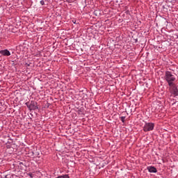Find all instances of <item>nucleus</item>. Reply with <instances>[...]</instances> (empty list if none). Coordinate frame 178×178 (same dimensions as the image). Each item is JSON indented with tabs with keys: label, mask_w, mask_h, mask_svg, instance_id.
Here are the masks:
<instances>
[{
	"label": "nucleus",
	"mask_w": 178,
	"mask_h": 178,
	"mask_svg": "<svg viewBox=\"0 0 178 178\" xmlns=\"http://www.w3.org/2000/svg\"><path fill=\"white\" fill-rule=\"evenodd\" d=\"M27 175H28V176H29L31 178L34 177V175H33L31 172H29V173H28Z\"/></svg>",
	"instance_id": "obj_11"
},
{
	"label": "nucleus",
	"mask_w": 178,
	"mask_h": 178,
	"mask_svg": "<svg viewBox=\"0 0 178 178\" xmlns=\"http://www.w3.org/2000/svg\"><path fill=\"white\" fill-rule=\"evenodd\" d=\"M164 80L167 81L168 86H172L173 84H175V82L176 81V76L173 74V72L166 71L164 75Z\"/></svg>",
	"instance_id": "obj_1"
},
{
	"label": "nucleus",
	"mask_w": 178,
	"mask_h": 178,
	"mask_svg": "<svg viewBox=\"0 0 178 178\" xmlns=\"http://www.w3.org/2000/svg\"><path fill=\"white\" fill-rule=\"evenodd\" d=\"M155 127V124L152 122H146L143 127V131H152Z\"/></svg>",
	"instance_id": "obj_3"
},
{
	"label": "nucleus",
	"mask_w": 178,
	"mask_h": 178,
	"mask_svg": "<svg viewBox=\"0 0 178 178\" xmlns=\"http://www.w3.org/2000/svg\"><path fill=\"white\" fill-rule=\"evenodd\" d=\"M40 4L42 6H44V5H45V1H44V0L40 1Z\"/></svg>",
	"instance_id": "obj_12"
},
{
	"label": "nucleus",
	"mask_w": 178,
	"mask_h": 178,
	"mask_svg": "<svg viewBox=\"0 0 178 178\" xmlns=\"http://www.w3.org/2000/svg\"><path fill=\"white\" fill-rule=\"evenodd\" d=\"M68 2L70 3V0H69Z\"/></svg>",
	"instance_id": "obj_14"
},
{
	"label": "nucleus",
	"mask_w": 178,
	"mask_h": 178,
	"mask_svg": "<svg viewBox=\"0 0 178 178\" xmlns=\"http://www.w3.org/2000/svg\"><path fill=\"white\" fill-rule=\"evenodd\" d=\"M6 148H8V149L12 148V145H9V144L6 143Z\"/></svg>",
	"instance_id": "obj_10"
},
{
	"label": "nucleus",
	"mask_w": 178,
	"mask_h": 178,
	"mask_svg": "<svg viewBox=\"0 0 178 178\" xmlns=\"http://www.w3.org/2000/svg\"><path fill=\"white\" fill-rule=\"evenodd\" d=\"M18 168H19L20 170H23L24 168H26V165L23 163V162L19 163Z\"/></svg>",
	"instance_id": "obj_7"
},
{
	"label": "nucleus",
	"mask_w": 178,
	"mask_h": 178,
	"mask_svg": "<svg viewBox=\"0 0 178 178\" xmlns=\"http://www.w3.org/2000/svg\"><path fill=\"white\" fill-rule=\"evenodd\" d=\"M0 54L3 56H10V51L8 49H3L0 51Z\"/></svg>",
	"instance_id": "obj_5"
},
{
	"label": "nucleus",
	"mask_w": 178,
	"mask_h": 178,
	"mask_svg": "<svg viewBox=\"0 0 178 178\" xmlns=\"http://www.w3.org/2000/svg\"><path fill=\"white\" fill-rule=\"evenodd\" d=\"M125 119H126V117L124 116L120 117V120L121 122H122V123H124V122H126Z\"/></svg>",
	"instance_id": "obj_9"
},
{
	"label": "nucleus",
	"mask_w": 178,
	"mask_h": 178,
	"mask_svg": "<svg viewBox=\"0 0 178 178\" xmlns=\"http://www.w3.org/2000/svg\"><path fill=\"white\" fill-rule=\"evenodd\" d=\"M97 12H98V11H97V10H95V11H94V15H95V16H97Z\"/></svg>",
	"instance_id": "obj_13"
},
{
	"label": "nucleus",
	"mask_w": 178,
	"mask_h": 178,
	"mask_svg": "<svg viewBox=\"0 0 178 178\" xmlns=\"http://www.w3.org/2000/svg\"><path fill=\"white\" fill-rule=\"evenodd\" d=\"M6 144L11 145L13 144V140L9 138Z\"/></svg>",
	"instance_id": "obj_8"
},
{
	"label": "nucleus",
	"mask_w": 178,
	"mask_h": 178,
	"mask_svg": "<svg viewBox=\"0 0 178 178\" xmlns=\"http://www.w3.org/2000/svg\"><path fill=\"white\" fill-rule=\"evenodd\" d=\"M147 169L148 172H149V173H156V172H158V170H156V168L154 166H148Z\"/></svg>",
	"instance_id": "obj_6"
},
{
	"label": "nucleus",
	"mask_w": 178,
	"mask_h": 178,
	"mask_svg": "<svg viewBox=\"0 0 178 178\" xmlns=\"http://www.w3.org/2000/svg\"><path fill=\"white\" fill-rule=\"evenodd\" d=\"M26 105L27 106V108L30 109V111H35L36 109H38V106H37V102H31V103L29 104V103H26Z\"/></svg>",
	"instance_id": "obj_4"
},
{
	"label": "nucleus",
	"mask_w": 178,
	"mask_h": 178,
	"mask_svg": "<svg viewBox=\"0 0 178 178\" xmlns=\"http://www.w3.org/2000/svg\"><path fill=\"white\" fill-rule=\"evenodd\" d=\"M169 91L172 95L174 97H177L178 95V89L176 83H172V85L169 86Z\"/></svg>",
	"instance_id": "obj_2"
}]
</instances>
